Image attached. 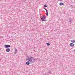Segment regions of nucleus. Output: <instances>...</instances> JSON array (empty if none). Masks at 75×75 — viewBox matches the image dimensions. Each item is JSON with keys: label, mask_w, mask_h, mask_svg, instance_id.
Instances as JSON below:
<instances>
[{"label": "nucleus", "mask_w": 75, "mask_h": 75, "mask_svg": "<svg viewBox=\"0 0 75 75\" xmlns=\"http://www.w3.org/2000/svg\"><path fill=\"white\" fill-rule=\"evenodd\" d=\"M32 59H34V58H33V57H30V58H28V59H27V60H28L29 62H32V63H33V62L32 60Z\"/></svg>", "instance_id": "f257e3e1"}, {"label": "nucleus", "mask_w": 75, "mask_h": 75, "mask_svg": "<svg viewBox=\"0 0 75 75\" xmlns=\"http://www.w3.org/2000/svg\"><path fill=\"white\" fill-rule=\"evenodd\" d=\"M41 19L42 21H45V17L44 16H43L42 18H41Z\"/></svg>", "instance_id": "f03ea898"}, {"label": "nucleus", "mask_w": 75, "mask_h": 75, "mask_svg": "<svg viewBox=\"0 0 75 75\" xmlns=\"http://www.w3.org/2000/svg\"><path fill=\"white\" fill-rule=\"evenodd\" d=\"M4 47H5V48H9V47H10V45H4Z\"/></svg>", "instance_id": "7ed1b4c3"}, {"label": "nucleus", "mask_w": 75, "mask_h": 75, "mask_svg": "<svg viewBox=\"0 0 75 75\" xmlns=\"http://www.w3.org/2000/svg\"><path fill=\"white\" fill-rule=\"evenodd\" d=\"M70 45L71 47H74V45L72 43H71L70 44Z\"/></svg>", "instance_id": "20e7f679"}, {"label": "nucleus", "mask_w": 75, "mask_h": 75, "mask_svg": "<svg viewBox=\"0 0 75 75\" xmlns=\"http://www.w3.org/2000/svg\"><path fill=\"white\" fill-rule=\"evenodd\" d=\"M26 64L28 65H30V62L28 61L26 62Z\"/></svg>", "instance_id": "39448f33"}, {"label": "nucleus", "mask_w": 75, "mask_h": 75, "mask_svg": "<svg viewBox=\"0 0 75 75\" xmlns=\"http://www.w3.org/2000/svg\"><path fill=\"white\" fill-rule=\"evenodd\" d=\"M10 51V49H8V48L6 50V51H7V52H9Z\"/></svg>", "instance_id": "423d86ee"}, {"label": "nucleus", "mask_w": 75, "mask_h": 75, "mask_svg": "<svg viewBox=\"0 0 75 75\" xmlns=\"http://www.w3.org/2000/svg\"><path fill=\"white\" fill-rule=\"evenodd\" d=\"M60 6H63L64 5V3L62 2L59 4Z\"/></svg>", "instance_id": "0eeeda50"}, {"label": "nucleus", "mask_w": 75, "mask_h": 75, "mask_svg": "<svg viewBox=\"0 0 75 75\" xmlns=\"http://www.w3.org/2000/svg\"><path fill=\"white\" fill-rule=\"evenodd\" d=\"M71 41L72 42H73V43L75 42V40H72Z\"/></svg>", "instance_id": "6e6552de"}, {"label": "nucleus", "mask_w": 75, "mask_h": 75, "mask_svg": "<svg viewBox=\"0 0 75 75\" xmlns=\"http://www.w3.org/2000/svg\"><path fill=\"white\" fill-rule=\"evenodd\" d=\"M47 45H48V46L50 45V44L48 43H46Z\"/></svg>", "instance_id": "1a4fd4ad"}, {"label": "nucleus", "mask_w": 75, "mask_h": 75, "mask_svg": "<svg viewBox=\"0 0 75 75\" xmlns=\"http://www.w3.org/2000/svg\"><path fill=\"white\" fill-rule=\"evenodd\" d=\"M46 15L47 16H48V11H47Z\"/></svg>", "instance_id": "9d476101"}, {"label": "nucleus", "mask_w": 75, "mask_h": 75, "mask_svg": "<svg viewBox=\"0 0 75 75\" xmlns=\"http://www.w3.org/2000/svg\"><path fill=\"white\" fill-rule=\"evenodd\" d=\"M47 6L46 5H44V7H47Z\"/></svg>", "instance_id": "9b49d317"}, {"label": "nucleus", "mask_w": 75, "mask_h": 75, "mask_svg": "<svg viewBox=\"0 0 75 75\" xmlns=\"http://www.w3.org/2000/svg\"><path fill=\"white\" fill-rule=\"evenodd\" d=\"M45 10H46V11L47 12V9H45Z\"/></svg>", "instance_id": "f8f14e48"}]
</instances>
